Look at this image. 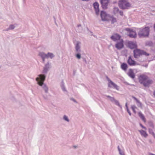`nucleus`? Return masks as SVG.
<instances>
[{
  "label": "nucleus",
  "instance_id": "nucleus-5",
  "mask_svg": "<svg viewBox=\"0 0 155 155\" xmlns=\"http://www.w3.org/2000/svg\"><path fill=\"white\" fill-rule=\"evenodd\" d=\"M118 5L123 9H127L130 5V3L125 0H120L118 2Z\"/></svg>",
  "mask_w": 155,
  "mask_h": 155
},
{
  "label": "nucleus",
  "instance_id": "nucleus-32",
  "mask_svg": "<svg viewBox=\"0 0 155 155\" xmlns=\"http://www.w3.org/2000/svg\"><path fill=\"white\" fill-rule=\"evenodd\" d=\"M116 21V19L114 17H112L111 22L112 23H114Z\"/></svg>",
  "mask_w": 155,
  "mask_h": 155
},
{
  "label": "nucleus",
  "instance_id": "nucleus-40",
  "mask_svg": "<svg viewBox=\"0 0 155 155\" xmlns=\"http://www.w3.org/2000/svg\"><path fill=\"white\" fill-rule=\"evenodd\" d=\"M140 126L142 128H144V129H146V127H144V126H143L142 124H140Z\"/></svg>",
  "mask_w": 155,
  "mask_h": 155
},
{
  "label": "nucleus",
  "instance_id": "nucleus-46",
  "mask_svg": "<svg viewBox=\"0 0 155 155\" xmlns=\"http://www.w3.org/2000/svg\"><path fill=\"white\" fill-rule=\"evenodd\" d=\"M154 30L155 31V23L154 24Z\"/></svg>",
  "mask_w": 155,
  "mask_h": 155
},
{
  "label": "nucleus",
  "instance_id": "nucleus-17",
  "mask_svg": "<svg viewBox=\"0 0 155 155\" xmlns=\"http://www.w3.org/2000/svg\"><path fill=\"white\" fill-rule=\"evenodd\" d=\"M120 36L117 34H115L111 37V38L114 41H117L118 40H120Z\"/></svg>",
  "mask_w": 155,
  "mask_h": 155
},
{
  "label": "nucleus",
  "instance_id": "nucleus-47",
  "mask_svg": "<svg viewBox=\"0 0 155 155\" xmlns=\"http://www.w3.org/2000/svg\"><path fill=\"white\" fill-rule=\"evenodd\" d=\"M82 1H88L89 0H81Z\"/></svg>",
  "mask_w": 155,
  "mask_h": 155
},
{
  "label": "nucleus",
  "instance_id": "nucleus-45",
  "mask_svg": "<svg viewBox=\"0 0 155 155\" xmlns=\"http://www.w3.org/2000/svg\"><path fill=\"white\" fill-rule=\"evenodd\" d=\"M153 95H154V96L155 97V91H154L153 92Z\"/></svg>",
  "mask_w": 155,
  "mask_h": 155
},
{
  "label": "nucleus",
  "instance_id": "nucleus-52",
  "mask_svg": "<svg viewBox=\"0 0 155 155\" xmlns=\"http://www.w3.org/2000/svg\"><path fill=\"white\" fill-rule=\"evenodd\" d=\"M150 142H151V140H150Z\"/></svg>",
  "mask_w": 155,
  "mask_h": 155
},
{
  "label": "nucleus",
  "instance_id": "nucleus-35",
  "mask_svg": "<svg viewBox=\"0 0 155 155\" xmlns=\"http://www.w3.org/2000/svg\"><path fill=\"white\" fill-rule=\"evenodd\" d=\"M43 98H44V99H45V100H48V96L47 95H43Z\"/></svg>",
  "mask_w": 155,
  "mask_h": 155
},
{
  "label": "nucleus",
  "instance_id": "nucleus-34",
  "mask_svg": "<svg viewBox=\"0 0 155 155\" xmlns=\"http://www.w3.org/2000/svg\"><path fill=\"white\" fill-rule=\"evenodd\" d=\"M149 132L150 134H153V133H154V132H153V130L150 129H149Z\"/></svg>",
  "mask_w": 155,
  "mask_h": 155
},
{
  "label": "nucleus",
  "instance_id": "nucleus-25",
  "mask_svg": "<svg viewBox=\"0 0 155 155\" xmlns=\"http://www.w3.org/2000/svg\"><path fill=\"white\" fill-rule=\"evenodd\" d=\"M132 98H134L136 101L137 103L138 104V106H141V103L139 100L134 96H132Z\"/></svg>",
  "mask_w": 155,
  "mask_h": 155
},
{
  "label": "nucleus",
  "instance_id": "nucleus-38",
  "mask_svg": "<svg viewBox=\"0 0 155 155\" xmlns=\"http://www.w3.org/2000/svg\"><path fill=\"white\" fill-rule=\"evenodd\" d=\"M119 13H120V14L121 15V16H123V12L121 11H119Z\"/></svg>",
  "mask_w": 155,
  "mask_h": 155
},
{
  "label": "nucleus",
  "instance_id": "nucleus-29",
  "mask_svg": "<svg viewBox=\"0 0 155 155\" xmlns=\"http://www.w3.org/2000/svg\"><path fill=\"white\" fill-rule=\"evenodd\" d=\"M131 108L134 112L135 113L136 111L135 110V109L137 108L136 106L134 105H132L131 107Z\"/></svg>",
  "mask_w": 155,
  "mask_h": 155
},
{
  "label": "nucleus",
  "instance_id": "nucleus-12",
  "mask_svg": "<svg viewBox=\"0 0 155 155\" xmlns=\"http://www.w3.org/2000/svg\"><path fill=\"white\" fill-rule=\"evenodd\" d=\"M124 47L123 41L122 40H120L119 42H117L115 45V47L118 50H120Z\"/></svg>",
  "mask_w": 155,
  "mask_h": 155
},
{
  "label": "nucleus",
  "instance_id": "nucleus-44",
  "mask_svg": "<svg viewBox=\"0 0 155 155\" xmlns=\"http://www.w3.org/2000/svg\"><path fill=\"white\" fill-rule=\"evenodd\" d=\"M152 135H153V136L154 137H155V134L154 133H153V134Z\"/></svg>",
  "mask_w": 155,
  "mask_h": 155
},
{
  "label": "nucleus",
  "instance_id": "nucleus-21",
  "mask_svg": "<svg viewBox=\"0 0 155 155\" xmlns=\"http://www.w3.org/2000/svg\"><path fill=\"white\" fill-rule=\"evenodd\" d=\"M121 68L122 70L125 71L127 68V65L126 63H123L121 65Z\"/></svg>",
  "mask_w": 155,
  "mask_h": 155
},
{
  "label": "nucleus",
  "instance_id": "nucleus-33",
  "mask_svg": "<svg viewBox=\"0 0 155 155\" xmlns=\"http://www.w3.org/2000/svg\"><path fill=\"white\" fill-rule=\"evenodd\" d=\"M76 57L78 59H80L81 58V55L80 53H78L76 55Z\"/></svg>",
  "mask_w": 155,
  "mask_h": 155
},
{
  "label": "nucleus",
  "instance_id": "nucleus-4",
  "mask_svg": "<svg viewBox=\"0 0 155 155\" xmlns=\"http://www.w3.org/2000/svg\"><path fill=\"white\" fill-rule=\"evenodd\" d=\"M134 58H138L142 55L146 56H148L149 54L147 53L145 51L140 50L138 49H136L134 51Z\"/></svg>",
  "mask_w": 155,
  "mask_h": 155
},
{
  "label": "nucleus",
  "instance_id": "nucleus-43",
  "mask_svg": "<svg viewBox=\"0 0 155 155\" xmlns=\"http://www.w3.org/2000/svg\"><path fill=\"white\" fill-rule=\"evenodd\" d=\"M125 106H126V107L127 109L128 108V107H127V103H126V104H125Z\"/></svg>",
  "mask_w": 155,
  "mask_h": 155
},
{
  "label": "nucleus",
  "instance_id": "nucleus-7",
  "mask_svg": "<svg viewBox=\"0 0 155 155\" xmlns=\"http://www.w3.org/2000/svg\"><path fill=\"white\" fill-rule=\"evenodd\" d=\"M51 68V63L48 62L43 67L42 73L44 74H47Z\"/></svg>",
  "mask_w": 155,
  "mask_h": 155
},
{
  "label": "nucleus",
  "instance_id": "nucleus-13",
  "mask_svg": "<svg viewBox=\"0 0 155 155\" xmlns=\"http://www.w3.org/2000/svg\"><path fill=\"white\" fill-rule=\"evenodd\" d=\"M93 6L95 9L96 15H98L99 12V4L97 2H95L93 4Z\"/></svg>",
  "mask_w": 155,
  "mask_h": 155
},
{
  "label": "nucleus",
  "instance_id": "nucleus-24",
  "mask_svg": "<svg viewBox=\"0 0 155 155\" xmlns=\"http://www.w3.org/2000/svg\"><path fill=\"white\" fill-rule=\"evenodd\" d=\"M63 119L64 120L66 121L67 122H69L70 121V120L68 117L66 115H64L63 116Z\"/></svg>",
  "mask_w": 155,
  "mask_h": 155
},
{
  "label": "nucleus",
  "instance_id": "nucleus-1",
  "mask_svg": "<svg viewBox=\"0 0 155 155\" xmlns=\"http://www.w3.org/2000/svg\"><path fill=\"white\" fill-rule=\"evenodd\" d=\"M45 78L46 76L45 75L39 74L38 75V77L36 78V80L37 81L38 84L41 86L45 92L47 93L48 91V88L47 86L44 83Z\"/></svg>",
  "mask_w": 155,
  "mask_h": 155
},
{
  "label": "nucleus",
  "instance_id": "nucleus-9",
  "mask_svg": "<svg viewBox=\"0 0 155 155\" xmlns=\"http://www.w3.org/2000/svg\"><path fill=\"white\" fill-rule=\"evenodd\" d=\"M101 16L103 21H107L108 20L109 15L104 11L101 12Z\"/></svg>",
  "mask_w": 155,
  "mask_h": 155
},
{
  "label": "nucleus",
  "instance_id": "nucleus-20",
  "mask_svg": "<svg viewBox=\"0 0 155 155\" xmlns=\"http://www.w3.org/2000/svg\"><path fill=\"white\" fill-rule=\"evenodd\" d=\"M152 81L150 80H148L147 79L144 82H143V86L145 87H148L151 84Z\"/></svg>",
  "mask_w": 155,
  "mask_h": 155
},
{
  "label": "nucleus",
  "instance_id": "nucleus-6",
  "mask_svg": "<svg viewBox=\"0 0 155 155\" xmlns=\"http://www.w3.org/2000/svg\"><path fill=\"white\" fill-rule=\"evenodd\" d=\"M104 96L109 98L110 101L113 103H114L116 105L118 106L120 108H122V106L120 104L119 101L117 100H116L114 97H110L109 95H105Z\"/></svg>",
  "mask_w": 155,
  "mask_h": 155
},
{
  "label": "nucleus",
  "instance_id": "nucleus-10",
  "mask_svg": "<svg viewBox=\"0 0 155 155\" xmlns=\"http://www.w3.org/2000/svg\"><path fill=\"white\" fill-rule=\"evenodd\" d=\"M100 2L102 7L103 9H106L107 8L109 0H101Z\"/></svg>",
  "mask_w": 155,
  "mask_h": 155
},
{
  "label": "nucleus",
  "instance_id": "nucleus-8",
  "mask_svg": "<svg viewBox=\"0 0 155 155\" xmlns=\"http://www.w3.org/2000/svg\"><path fill=\"white\" fill-rule=\"evenodd\" d=\"M126 30L129 32V36L130 38H135L137 36V34L135 31L129 28H127Z\"/></svg>",
  "mask_w": 155,
  "mask_h": 155
},
{
  "label": "nucleus",
  "instance_id": "nucleus-39",
  "mask_svg": "<svg viewBox=\"0 0 155 155\" xmlns=\"http://www.w3.org/2000/svg\"><path fill=\"white\" fill-rule=\"evenodd\" d=\"M9 30H10L9 28L8 27V28L5 29V30H4V31H8Z\"/></svg>",
  "mask_w": 155,
  "mask_h": 155
},
{
  "label": "nucleus",
  "instance_id": "nucleus-37",
  "mask_svg": "<svg viewBox=\"0 0 155 155\" xmlns=\"http://www.w3.org/2000/svg\"><path fill=\"white\" fill-rule=\"evenodd\" d=\"M127 112H128V113H129V115L130 116H131V112H130V110H129L128 108H127Z\"/></svg>",
  "mask_w": 155,
  "mask_h": 155
},
{
  "label": "nucleus",
  "instance_id": "nucleus-26",
  "mask_svg": "<svg viewBox=\"0 0 155 155\" xmlns=\"http://www.w3.org/2000/svg\"><path fill=\"white\" fill-rule=\"evenodd\" d=\"M119 10L117 7H114L113 9V12L115 14L119 12Z\"/></svg>",
  "mask_w": 155,
  "mask_h": 155
},
{
  "label": "nucleus",
  "instance_id": "nucleus-14",
  "mask_svg": "<svg viewBox=\"0 0 155 155\" xmlns=\"http://www.w3.org/2000/svg\"><path fill=\"white\" fill-rule=\"evenodd\" d=\"M128 47L131 49H134L135 48L137 47V45L135 42L129 41L128 43Z\"/></svg>",
  "mask_w": 155,
  "mask_h": 155
},
{
  "label": "nucleus",
  "instance_id": "nucleus-28",
  "mask_svg": "<svg viewBox=\"0 0 155 155\" xmlns=\"http://www.w3.org/2000/svg\"><path fill=\"white\" fill-rule=\"evenodd\" d=\"M9 28L10 30H12L15 28V26L13 25H9Z\"/></svg>",
  "mask_w": 155,
  "mask_h": 155
},
{
  "label": "nucleus",
  "instance_id": "nucleus-11",
  "mask_svg": "<svg viewBox=\"0 0 155 155\" xmlns=\"http://www.w3.org/2000/svg\"><path fill=\"white\" fill-rule=\"evenodd\" d=\"M106 79L108 81V86L109 87H111L112 86L110 85L111 84L114 88L116 89H118V86L116 84L114 83L113 81H112L107 76L106 77Z\"/></svg>",
  "mask_w": 155,
  "mask_h": 155
},
{
  "label": "nucleus",
  "instance_id": "nucleus-50",
  "mask_svg": "<svg viewBox=\"0 0 155 155\" xmlns=\"http://www.w3.org/2000/svg\"><path fill=\"white\" fill-rule=\"evenodd\" d=\"M122 152L121 151V150H120V151H119V153H120L121 152Z\"/></svg>",
  "mask_w": 155,
  "mask_h": 155
},
{
  "label": "nucleus",
  "instance_id": "nucleus-15",
  "mask_svg": "<svg viewBox=\"0 0 155 155\" xmlns=\"http://www.w3.org/2000/svg\"><path fill=\"white\" fill-rule=\"evenodd\" d=\"M147 77L145 75H141L139 77V81L140 82L141 84H142L143 82H144L147 79Z\"/></svg>",
  "mask_w": 155,
  "mask_h": 155
},
{
  "label": "nucleus",
  "instance_id": "nucleus-49",
  "mask_svg": "<svg viewBox=\"0 0 155 155\" xmlns=\"http://www.w3.org/2000/svg\"><path fill=\"white\" fill-rule=\"evenodd\" d=\"M74 147L75 148H76L77 147V146H74Z\"/></svg>",
  "mask_w": 155,
  "mask_h": 155
},
{
  "label": "nucleus",
  "instance_id": "nucleus-42",
  "mask_svg": "<svg viewBox=\"0 0 155 155\" xmlns=\"http://www.w3.org/2000/svg\"><path fill=\"white\" fill-rule=\"evenodd\" d=\"M119 154L120 155H124V153L123 152H121L120 153H119Z\"/></svg>",
  "mask_w": 155,
  "mask_h": 155
},
{
  "label": "nucleus",
  "instance_id": "nucleus-2",
  "mask_svg": "<svg viewBox=\"0 0 155 155\" xmlns=\"http://www.w3.org/2000/svg\"><path fill=\"white\" fill-rule=\"evenodd\" d=\"M38 55L42 58L43 63L45 62V58L52 59L55 56L54 55L53 53L50 52H48L47 54L44 52H40Z\"/></svg>",
  "mask_w": 155,
  "mask_h": 155
},
{
  "label": "nucleus",
  "instance_id": "nucleus-23",
  "mask_svg": "<svg viewBox=\"0 0 155 155\" xmlns=\"http://www.w3.org/2000/svg\"><path fill=\"white\" fill-rule=\"evenodd\" d=\"M138 115L143 121L144 122H145L146 120L145 117L144 115L142 114V113L141 112H139Z\"/></svg>",
  "mask_w": 155,
  "mask_h": 155
},
{
  "label": "nucleus",
  "instance_id": "nucleus-48",
  "mask_svg": "<svg viewBox=\"0 0 155 155\" xmlns=\"http://www.w3.org/2000/svg\"><path fill=\"white\" fill-rule=\"evenodd\" d=\"M150 155H155V154H154L152 153L150 154Z\"/></svg>",
  "mask_w": 155,
  "mask_h": 155
},
{
  "label": "nucleus",
  "instance_id": "nucleus-51",
  "mask_svg": "<svg viewBox=\"0 0 155 155\" xmlns=\"http://www.w3.org/2000/svg\"><path fill=\"white\" fill-rule=\"evenodd\" d=\"M85 62H86V61L85 60Z\"/></svg>",
  "mask_w": 155,
  "mask_h": 155
},
{
  "label": "nucleus",
  "instance_id": "nucleus-18",
  "mask_svg": "<svg viewBox=\"0 0 155 155\" xmlns=\"http://www.w3.org/2000/svg\"><path fill=\"white\" fill-rule=\"evenodd\" d=\"M127 63L130 66H134L136 64V62L132 59L131 56L129 57Z\"/></svg>",
  "mask_w": 155,
  "mask_h": 155
},
{
  "label": "nucleus",
  "instance_id": "nucleus-30",
  "mask_svg": "<svg viewBox=\"0 0 155 155\" xmlns=\"http://www.w3.org/2000/svg\"><path fill=\"white\" fill-rule=\"evenodd\" d=\"M61 88L62 90L64 91H66V89L64 87V83L62 82V84L61 85Z\"/></svg>",
  "mask_w": 155,
  "mask_h": 155
},
{
  "label": "nucleus",
  "instance_id": "nucleus-31",
  "mask_svg": "<svg viewBox=\"0 0 155 155\" xmlns=\"http://www.w3.org/2000/svg\"><path fill=\"white\" fill-rule=\"evenodd\" d=\"M146 45L149 46H151L153 45L152 42L151 41H147L146 43Z\"/></svg>",
  "mask_w": 155,
  "mask_h": 155
},
{
  "label": "nucleus",
  "instance_id": "nucleus-16",
  "mask_svg": "<svg viewBox=\"0 0 155 155\" xmlns=\"http://www.w3.org/2000/svg\"><path fill=\"white\" fill-rule=\"evenodd\" d=\"M127 75L131 78L134 79L135 77V75L133 70L130 69L127 73Z\"/></svg>",
  "mask_w": 155,
  "mask_h": 155
},
{
  "label": "nucleus",
  "instance_id": "nucleus-19",
  "mask_svg": "<svg viewBox=\"0 0 155 155\" xmlns=\"http://www.w3.org/2000/svg\"><path fill=\"white\" fill-rule=\"evenodd\" d=\"M81 43L80 42L78 41L77 42L75 45V48L77 52H79L81 51Z\"/></svg>",
  "mask_w": 155,
  "mask_h": 155
},
{
  "label": "nucleus",
  "instance_id": "nucleus-22",
  "mask_svg": "<svg viewBox=\"0 0 155 155\" xmlns=\"http://www.w3.org/2000/svg\"><path fill=\"white\" fill-rule=\"evenodd\" d=\"M139 131L140 132L141 135L144 136L145 137H146L147 136V134L145 131L141 130H139Z\"/></svg>",
  "mask_w": 155,
  "mask_h": 155
},
{
  "label": "nucleus",
  "instance_id": "nucleus-36",
  "mask_svg": "<svg viewBox=\"0 0 155 155\" xmlns=\"http://www.w3.org/2000/svg\"><path fill=\"white\" fill-rule=\"evenodd\" d=\"M70 100L73 101L74 102L76 103H77V102L73 98H70Z\"/></svg>",
  "mask_w": 155,
  "mask_h": 155
},
{
  "label": "nucleus",
  "instance_id": "nucleus-27",
  "mask_svg": "<svg viewBox=\"0 0 155 155\" xmlns=\"http://www.w3.org/2000/svg\"><path fill=\"white\" fill-rule=\"evenodd\" d=\"M77 28H78V31L80 32L82 30V28L81 27V25L80 24L78 25H77Z\"/></svg>",
  "mask_w": 155,
  "mask_h": 155
},
{
  "label": "nucleus",
  "instance_id": "nucleus-3",
  "mask_svg": "<svg viewBox=\"0 0 155 155\" xmlns=\"http://www.w3.org/2000/svg\"><path fill=\"white\" fill-rule=\"evenodd\" d=\"M149 31V27H147L143 28H140L138 34L140 37L148 36Z\"/></svg>",
  "mask_w": 155,
  "mask_h": 155
},
{
  "label": "nucleus",
  "instance_id": "nucleus-41",
  "mask_svg": "<svg viewBox=\"0 0 155 155\" xmlns=\"http://www.w3.org/2000/svg\"><path fill=\"white\" fill-rule=\"evenodd\" d=\"M117 148H118V150L119 152L120 151V150H121L120 149L119 146H118Z\"/></svg>",
  "mask_w": 155,
  "mask_h": 155
}]
</instances>
